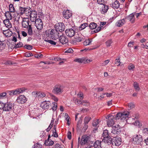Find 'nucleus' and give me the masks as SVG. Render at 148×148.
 Returning a JSON list of instances; mask_svg holds the SVG:
<instances>
[{"mask_svg":"<svg viewBox=\"0 0 148 148\" xmlns=\"http://www.w3.org/2000/svg\"><path fill=\"white\" fill-rule=\"evenodd\" d=\"M97 24L94 23H91L89 25V27L90 29H95L96 28Z\"/></svg>","mask_w":148,"mask_h":148,"instance_id":"f704fd0d","label":"nucleus"},{"mask_svg":"<svg viewBox=\"0 0 148 148\" xmlns=\"http://www.w3.org/2000/svg\"><path fill=\"white\" fill-rule=\"evenodd\" d=\"M121 127L119 125H116L113 127V130L114 131V133L118 134L120 131Z\"/></svg>","mask_w":148,"mask_h":148,"instance_id":"c756f323","label":"nucleus"},{"mask_svg":"<svg viewBox=\"0 0 148 148\" xmlns=\"http://www.w3.org/2000/svg\"><path fill=\"white\" fill-rule=\"evenodd\" d=\"M42 145L38 143L34 144L33 148H42Z\"/></svg>","mask_w":148,"mask_h":148,"instance_id":"3c124183","label":"nucleus"},{"mask_svg":"<svg viewBox=\"0 0 148 148\" xmlns=\"http://www.w3.org/2000/svg\"><path fill=\"white\" fill-rule=\"evenodd\" d=\"M26 89L25 88H22L14 90H13L14 95H15L20 93H22L25 91Z\"/></svg>","mask_w":148,"mask_h":148,"instance_id":"6ab92c4d","label":"nucleus"},{"mask_svg":"<svg viewBox=\"0 0 148 148\" xmlns=\"http://www.w3.org/2000/svg\"><path fill=\"white\" fill-rule=\"evenodd\" d=\"M73 52V49L71 48H69L68 49L66 50L65 51V52L66 53H72Z\"/></svg>","mask_w":148,"mask_h":148,"instance_id":"052dcab7","label":"nucleus"},{"mask_svg":"<svg viewBox=\"0 0 148 148\" xmlns=\"http://www.w3.org/2000/svg\"><path fill=\"white\" fill-rule=\"evenodd\" d=\"M23 46V44L22 42H19L16 45V48H20L21 47H22Z\"/></svg>","mask_w":148,"mask_h":148,"instance_id":"e2e57ef3","label":"nucleus"},{"mask_svg":"<svg viewBox=\"0 0 148 148\" xmlns=\"http://www.w3.org/2000/svg\"><path fill=\"white\" fill-rule=\"evenodd\" d=\"M54 131L53 130V136L55 137H57L58 136L57 133L56 132V128L54 127Z\"/></svg>","mask_w":148,"mask_h":148,"instance_id":"bf43d9fd","label":"nucleus"},{"mask_svg":"<svg viewBox=\"0 0 148 148\" xmlns=\"http://www.w3.org/2000/svg\"><path fill=\"white\" fill-rule=\"evenodd\" d=\"M109 62L110 60H105L103 63L101 64V65L102 66H105L107 65L108 63Z\"/></svg>","mask_w":148,"mask_h":148,"instance_id":"6e6d98bb","label":"nucleus"},{"mask_svg":"<svg viewBox=\"0 0 148 148\" xmlns=\"http://www.w3.org/2000/svg\"><path fill=\"white\" fill-rule=\"evenodd\" d=\"M7 93L5 92H3L0 94V99H2L3 97L5 96Z\"/></svg>","mask_w":148,"mask_h":148,"instance_id":"774afa93","label":"nucleus"},{"mask_svg":"<svg viewBox=\"0 0 148 148\" xmlns=\"http://www.w3.org/2000/svg\"><path fill=\"white\" fill-rule=\"evenodd\" d=\"M32 110H31L30 109H29V115L31 117H33V116L35 114V110H32V108H31Z\"/></svg>","mask_w":148,"mask_h":148,"instance_id":"49530a36","label":"nucleus"},{"mask_svg":"<svg viewBox=\"0 0 148 148\" xmlns=\"http://www.w3.org/2000/svg\"><path fill=\"white\" fill-rule=\"evenodd\" d=\"M91 119L90 117L86 116L84 119V122L85 124H87L90 121Z\"/></svg>","mask_w":148,"mask_h":148,"instance_id":"de8ad7c7","label":"nucleus"},{"mask_svg":"<svg viewBox=\"0 0 148 148\" xmlns=\"http://www.w3.org/2000/svg\"><path fill=\"white\" fill-rule=\"evenodd\" d=\"M80 137H79L78 138V143L82 145H88L90 143V137L86 135L83 136L80 140Z\"/></svg>","mask_w":148,"mask_h":148,"instance_id":"f257e3e1","label":"nucleus"},{"mask_svg":"<svg viewBox=\"0 0 148 148\" xmlns=\"http://www.w3.org/2000/svg\"><path fill=\"white\" fill-rule=\"evenodd\" d=\"M53 106L51 108L52 110L54 111L56 110L57 108V104L56 102H54L52 103Z\"/></svg>","mask_w":148,"mask_h":148,"instance_id":"8fccbe9b","label":"nucleus"},{"mask_svg":"<svg viewBox=\"0 0 148 148\" xmlns=\"http://www.w3.org/2000/svg\"><path fill=\"white\" fill-rule=\"evenodd\" d=\"M32 94L33 95L38 98H41L45 97L46 96L45 93L43 92L40 91L33 92Z\"/></svg>","mask_w":148,"mask_h":148,"instance_id":"9d476101","label":"nucleus"},{"mask_svg":"<svg viewBox=\"0 0 148 148\" xmlns=\"http://www.w3.org/2000/svg\"><path fill=\"white\" fill-rule=\"evenodd\" d=\"M29 16H30V19L31 21L34 22L37 19V12L35 10L32 11Z\"/></svg>","mask_w":148,"mask_h":148,"instance_id":"ddd939ff","label":"nucleus"},{"mask_svg":"<svg viewBox=\"0 0 148 148\" xmlns=\"http://www.w3.org/2000/svg\"><path fill=\"white\" fill-rule=\"evenodd\" d=\"M25 9L24 14L26 16H28L32 12L31 10L29 7L26 8Z\"/></svg>","mask_w":148,"mask_h":148,"instance_id":"473e14b6","label":"nucleus"},{"mask_svg":"<svg viewBox=\"0 0 148 148\" xmlns=\"http://www.w3.org/2000/svg\"><path fill=\"white\" fill-rule=\"evenodd\" d=\"M132 139L134 143L136 144H140L143 140L142 136L140 135H136L134 136Z\"/></svg>","mask_w":148,"mask_h":148,"instance_id":"7ed1b4c3","label":"nucleus"},{"mask_svg":"<svg viewBox=\"0 0 148 148\" xmlns=\"http://www.w3.org/2000/svg\"><path fill=\"white\" fill-rule=\"evenodd\" d=\"M26 8H23L21 7H19V10L21 15H22L24 14Z\"/></svg>","mask_w":148,"mask_h":148,"instance_id":"a19ab883","label":"nucleus"},{"mask_svg":"<svg viewBox=\"0 0 148 148\" xmlns=\"http://www.w3.org/2000/svg\"><path fill=\"white\" fill-rule=\"evenodd\" d=\"M78 97L80 98V99H82L84 98L83 94L82 92H80L77 94Z\"/></svg>","mask_w":148,"mask_h":148,"instance_id":"4d7b16f0","label":"nucleus"},{"mask_svg":"<svg viewBox=\"0 0 148 148\" xmlns=\"http://www.w3.org/2000/svg\"><path fill=\"white\" fill-rule=\"evenodd\" d=\"M112 5L113 8L117 9L119 8L120 4L118 1L116 0L112 4Z\"/></svg>","mask_w":148,"mask_h":148,"instance_id":"7c9ffc66","label":"nucleus"},{"mask_svg":"<svg viewBox=\"0 0 148 148\" xmlns=\"http://www.w3.org/2000/svg\"><path fill=\"white\" fill-rule=\"evenodd\" d=\"M75 39L77 42H81L84 39V37L81 34H79L78 36H76Z\"/></svg>","mask_w":148,"mask_h":148,"instance_id":"cd10ccee","label":"nucleus"},{"mask_svg":"<svg viewBox=\"0 0 148 148\" xmlns=\"http://www.w3.org/2000/svg\"><path fill=\"white\" fill-rule=\"evenodd\" d=\"M55 29L58 32H62L64 31L65 29V26L62 23H60L57 24L55 26Z\"/></svg>","mask_w":148,"mask_h":148,"instance_id":"1a4fd4ad","label":"nucleus"},{"mask_svg":"<svg viewBox=\"0 0 148 148\" xmlns=\"http://www.w3.org/2000/svg\"><path fill=\"white\" fill-rule=\"evenodd\" d=\"M35 56L36 58H40L42 57L43 55L42 54L40 53H39L38 54L36 55Z\"/></svg>","mask_w":148,"mask_h":148,"instance_id":"0e129e2a","label":"nucleus"},{"mask_svg":"<svg viewBox=\"0 0 148 148\" xmlns=\"http://www.w3.org/2000/svg\"><path fill=\"white\" fill-rule=\"evenodd\" d=\"M129 113V112L128 111L124 112H121V120L123 121L126 120L127 118H128Z\"/></svg>","mask_w":148,"mask_h":148,"instance_id":"5701e85b","label":"nucleus"},{"mask_svg":"<svg viewBox=\"0 0 148 148\" xmlns=\"http://www.w3.org/2000/svg\"><path fill=\"white\" fill-rule=\"evenodd\" d=\"M125 20V18H123L121 20L118 21L116 23V25L119 27L122 26L125 23L126 21Z\"/></svg>","mask_w":148,"mask_h":148,"instance_id":"bb28decb","label":"nucleus"},{"mask_svg":"<svg viewBox=\"0 0 148 148\" xmlns=\"http://www.w3.org/2000/svg\"><path fill=\"white\" fill-rule=\"evenodd\" d=\"M59 33L56 30L52 29L50 32V38L53 40H56L59 37Z\"/></svg>","mask_w":148,"mask_h":148,"instance_id":"39448f33","label":"nucleus"},{"mask_svg":"<svg viewBox=\"0 0 148 148\" xmlns=\"http://www.w3.org/2000/svg\"><path fill=\"white\" fill-rule=\"evenodd\" d=\"M135 13H132L129 15L128 16L125 18V20H129L131 23H133L134 22L135 20L134 17Z\"/></svg>","mask_w":148,"mask_h":148,"instance_id":"f3484780","label":"nucleus"},{"mask_svg":"<svg viewBox=\"0 0 148 148\" xmlns=\"http://www.w3.org/2000/svg\"><path fill=\"white\" fill-rule=\"evenodd\" d=\"M34 22H35V25L38 30H40L42 28L43 22L40 18L37 19Z\"/></svg>","mask_w":148,"mask_h":148,"instance_id":"0eeeda50","label":"nucleus"},{"mask_svg":"<svg viewBox=\"0 0 148 148\" xmlns=\"http://www.w3.org/2000/svg\"><path fill=\"white\" fill-rule=\"evenodd\" d=\"M27 33L28 35L32 36L33 34V31L31 26H29L27 28Z\"/></svg>","mask_w":148,"mask_h":148,"instance_id":"e433bc0d","label":"nucleus"},{"mask_svg":"<svg viewBox=\"0 0 148 148\" xmlns=\"http://www.w3.org/2000/svg\"><path fill=\"white\" fill-rule=\"evenodd\" d=\"M3 111H9L13 110L14 109V106L10 102H7L4 103Z\"/></svg>","mask_w":148,"mask_h":148,"instance_id":"20e7f679","label":"nucleus"},{"mask_svg":"<svg viewBox=\"0 0 148 148\" xmlns=\"http://www.w3.org/2000/svg\"><path fill=\"white\" fill-rule=\"evenodd\" d=\"M24 47L25 48L28 50H31L32 49V47L29 45H25Z\"/></svg>","mask_w":148,"mask_h":148,"instance_id":"13d9d810","label":"nucleus"},{"mask_svg":"<svg viewBox=\"0 0 148 148\" xmlns=\"http://www.w3.org/2000/svg\"><path fill=\"white\" fill-rule=\"evenodd\" d=\"M74 61L80 63L86 64L92 61L91 59H88L87 58L83 57L81 58H77L75 59Z\"/></svg>","mask_w":148,"mask_h":148,"instance_id":"423d86ee","label":"nucleus"},{"mask_svg":"<svg viewBox=\"0 0 148 148\" xmlns=\"http://www.w3.org/2000/svg\"><path fill=\"white\" fill-rule=\"evenodd\" d=\"M27 99L23 95H20L16 99V101L19 104L24 103L27 101Z\"/></svg>","mask_w":148,"mask_h":148,"instance_id":"f8f14e48","label":"nucleus"},{"mask_svg":"<svg viewBox=\"0 0 148 148\" xmlns=\"http://www.w3.org/2000/svg\"><path fill=\"white\" fill-rule=\"evenodd\" d=\"M10 20L5 19L3 21V23L6 27L8 29L12 27V23L10 21Z\"/></svg>","mask_w":148,"mask_h":148,"instance_id":"a878e982","label":"nucleus"},{"mask_svg":"<svg viewBox=\"0 0 148 148\" xmlns=\"http://www.w3.org/2000/svg\"><path fill=\"white\" fill-rule=\"evenodd\" d=\"M121 112H119L116 115L115 117V119L116 120L120 119L121 120Z\"/></svg>","mask_w":148,"mask_h":148,"instance_id":"79ce46f5","label":"nucleus"},{"mask_svg":"<svg viewBox=\"0 0 148 148\" xmlns=\"http://www.w3.org/2000/svg\"><path fill=\"white\" fill-rule=\"evenodd\" d=\"M94 90L97 92H100L102 91L103 90V88H102L98 87L95 88Z\"/></svg>","mask_w":148,"mask_h":148,"instance_id":"864d4df0","label":"nucleus"},{"mask_svg":"<svg viewBox=\"0 0 148 148\" xmlns=\"http://www.w3.org/2000/svg\"><path fill=\"white\" fill-rule=\"evenodd\" d=\"M108 119L107 121V124L108 127H111L113 126L114 124V116L112 115L107 116Z\"/></svg>","mask_w":148,"mask_h":148,"instance_id":"9b49d317","label":"nucleus"},{"mask_svg":"<svg viewBox=\"0 0 148 148\" xmlns=\"http://www.w3.org/2000/svg\"><path fill=\"white\" fill-rule=\"evenodd\" d=\"M105 2V0H97V2L100 5L104 4Z\"/></svg>","mask_w":148,"mask_h":148,"instance_id":"69168bd1","label":"nucleus"},{"mask_svg":"<svg viewBox=\"0 0 148 148\" xmlns=\"http://www.w3.org/2000/svg\"><path fill=\"white\" fill-rule=\"evenodd\" d=\"M134 124L135 125L139 127H140L142 126L141 123L138 121H136Z\"/></svg>","mask_w":148,"mask_h":148,"instance_id":"603ef678","label":"nucleus"},{"mask_svg":"<svg viewBox=\"0 0 148 148\" xmlns=\"http://www.w3.org/2000/svg\"><path fill=\"white\" fill-rule=\"evenodd\" d=\"M109 9V7L108 5H105L104 4L101 5L100 8V11L101 13L104 14L106 13Z\"/></svg>","mask_w":148,"mask_h":148,"instance_id":"4be33fe9","label":"nucleus"},{"mask_svg":"<svg viewBox=\"0 0 148 148\" xmlns=\"http://www.w3.org/2000/svg\"><path fill=\"white\" fill-rule=\"evenodd\" d=\"M63 16L67 19L70 18L72 15V12L71 11L67 10H64L63 12Z\"/></svg>","mask_w":148,"mask_h":148,"instance_id":"4468645a","label":"nucleus"},{"mask_svg":"<svg viewBox=\"0 0 148 148\" xmlns=\"http://www.w3.org/2000/svg\"><path fill=\"white\" fill-rule=\"evenodd\" d=\"M51 103L49 101H44L42 102L40 105L41 107L44 109L48 108L50 105Z\"/></svg>","mask_w":148,"mask_h":148,"instance_id":"dca6fc26","label":"nucleus"},{"mask_svg":"<svg viewBox=\"0 0 148 148\" xmlns=\"http://www.w3.org/2000/svg\"><path fill=\"white\" fill-rule=\"evenodd\" d=\"M121 143V140L119 137H114L112 138V144L116 146H119Z\"/></svg>","mask_w":148,"mask_h":148,"instance_id":"6e6552de","label":"nucleus"},{"mask_svg":"<svg viewBox=\"0 0 148 148\" xmlns=\"http://www.w3.org/2000/svg\"><path fill=\"white\" fill-rule=\"evenodd\" d=\"M103 138H102L103 139L102 141L104 143H106L108 145L110 144L111 143H112V139L110 136H108Z\"/></svg>","mask_w":148,"mask_h":148,"instance_id":"aec40b11","label":"nucleus"},{"mask_svg":"<svg viewBox=\"0 0 148 148\" xmlns=\"http://www.w3.org/2000/svg\"><path fill=\"white\" fill-rule=\"evenodd\" d=\"M66 60L64 59H62L60 58L59 57H56L54 58L53 59H52V60H54L56 61H59L60 60Z\"/></svg>","mask_w":148,"mask_h":148,"instance_id":"338daca9","label":"nucleus"},{"mask_svg":"<svg viewBox=\"0 0 148 148\" xmlns=\"http://www.w3.org/2000/svg\"><path fill=\"white\" fill-rule=\"evenodd\" d=\"M109 135L108 130H105L103 131L102 138L110 136Z\"/></svg>","mask_w":148,"mask_h":148,"instance_id":"ea45409f","label":"nucleus"},{"mask_svg":"<svg viewBox=\"0 0 148 148\" xmlns=\"http://www.w3.org/2000/svg\"><path fill=\"white\" fill-rule=\"evenodd\" d=\"M92 42V40L90 39H88L86 40L83 42V44L84 45H87L90 44Z\"/></svg>","mask_w":148,"mask_h":148,"instance_id":"4c0bfd02","label":"nucleus"},{"mask_svg":"<svg viewBox=\"0 0 148 148\" xmlns=\"http://www.w3.org/2000/svg\"><path fill=\"white\" fill-rule=\"evenodd\" d=\"M3 33L5 36L7 37H10L12 34V32L9 29L3 31Z\"/></svg>","mask_w":148,"mask_h":148,"instance_id":"c85d7f7f","label":"nucleus"},{"mask_svg":"<svg viewBox=\"0 0 148 148\" xmlns=\"http://www.w3.org/2000/svg\"><path fill=\"white\" fill-rule=\"evenodd\" d=\"M9 7L10 10L9 12L14 13L15 11V9L13 5L12 4H10L9 5Z\"/></svg>","mask_w":148,"mask_h":148,"instance_id":"c9c22d12","label":"nucleus"},{"mask_svg":"<svg viewBox=\"0 0 148 148\" xmlns=\"http://www.w3.org/2000/svg\"><path fill=\"white\" fill-rule=\"evenodd\" d=\"M98 120H95L92 123L93 126L95 127H97V125L98 124Z\"/></svg>","mask_w":148,"mask_h":148,"instance_id":"680f3d73","label":"nucleus"},{"mask_svg":"<svg viewBox=\"0 0 148 148\" xmlns=\"http://www.w3.org/2000/svg\"><path fill=\"white\" fill-rule=\"evenodd\" d=\"M5 16L6 18V19L11 20L12 18L14 16L13 13L7 11L5 13Z\"/></svg>","mask_w":148,"mask_h":148,"instance_id":"393cba45","label":"nucleus"},{"mask_svg":"<svg viewBox=\"0 0 148 148\" xmlns=\"http://www.w3.org/2000/svg\"><path fill=\"white\" fill-rule=\"evenodd\" d=\"M59 40L60 42L63 44H65L68 42L66 37L63 35L60 36V37Z\"/></svg>","mask_w":148,"mask_h":148,"instance_id":"412c9836","label":"nucleus"},{"mask_svg":"<svg viewBox=\"0 0 148 148\" xmlns=\"http://www.w3.org/2000/svg\"><path fill=\"white\" fill-rule=\"evenodd\" d=\"M128 107L130 109L134 108L135 107L134 104L132 103H129L128 105Z\"/></svg>","mask_w":148,"mask_h":148,"instance_id":"5fc2aeb1","label":"nucleus"},{"mask_svg":"<svg viewBox=\"0 0 148 148\" xmlns=\"http://www.w3.org/2000/svg\"><path fill=\"white\" fill-rule=\"evenodd\" d=\"M88 26V24L87 23H83L79 27V29L80 30H82L84 29Z\"/></svg>","mask_w":148,"mask_h":148,"instance_id":"c03bdc74","label":"nucleus"},{"mask_svg":"<svg viewBox=\"0 0 148 148\" xmlns=\"http://www.w3.org/2000/svg\"><path fill=\"white\" fill-rule=\"evenodd\" d=\"M133 86L136 91H138L140 90V87L138 83L134 82L133 84Z\"/></svg>","mask_w":148,"mask_h":148,"instance_id":"72a5a7b5","label":"nucleus"},{"mask_svg":"<svg viewBox=\"0 0 148 148\" xmlns=\"http://www.w3.org/2000/svg\"><path fill=\"white\" fill-rule=\"evenodd\" d=\"M103 142L99 140H97L94 143V146L95 148H103L101 146Z\"/></svg>","mask_w":148,"mask_h":148,"instance_id":"b1692460","label":"nucleus"},{"mask_svg":"<svg viewBox=\"0 0 148 148\" xmlns=\"http://www.w3.org/2000/svg\"><path fill=\"white\" fill-rule=\"evenodd\" d=\"M54 144V142L49 139H47V140L45 141V144L46 145L50 146Z\"/></svg>","mask_w":148,"mask_h":148,"instance_id":"2f4dec72","label":"nucleus"},{"mask_svg":"<svg viewBox=\"0 0 148 148\" xmlns=\"http://www.w3.org/2000/svg\"><path fill=\"white\" fill-rule=\"evenodd\" d=\"M63 92V88L61 85H56L53 87L52 92L56 95H60Z\"/></svg>","mask_w":148,"mask_h":148,"instance_id":"f03ea898","label":"nucleus"},{"mask_svg":"<svg viewBox=\"0 0 148 148\" xmlns=\"http://www.w3.org/2000/svg\"><path fill=\"white\" fill-rule=\"evenodd\" d=\"M45 41L53 45H55L56 43L54 42V41L51 40H50L48 39H45Z\"/></svg>","mask_w":148,"mask_h":148,"instance_id":"37998d69","label":"nucleus"},{"mask_svg":"<svg viewBox=\"0 0 148 148\" xmlns=\"http://www.w3.org/2000/svg\"><path fill=\"white\" fill-rule=\"evenodd\" d=\"M142 133L144 135H147L148 134V127L144 128L143 130Z\"/></svg>","mask_w":148,"mask_h":148,"instance_id":"a18cd8bd","label":"nucleus"},{"mask_svg":"<svg viewBox=\"0 0 148 148\" xmlns=\"http://www.w3.org/2000/svg\"><path fill=\"white\" fill-rule=\"evenodd\" d=\"M128 68L129 70L133 71L135 68V66L133 64L130 63L128 66Z\"/></svg>","mask_w":148,"mask_h":148,"instance_id":"09e8293b","label":"nucleus"},{"mask_svg":"<svg viewBox=\"0 0 148 148\" xmlns=\"http://www.w3.org/2000/svg\"><path fill=\"white\" fill-rule=\"evenodd\" d=\"M29 20L28 18H24L23 19L22 22V26L24 28H28L31 25L29 24Z\"/></svg>","mask_w":148,"mask_h":148,"instance_id":"a211bd4d","label":"nucleus"},{"mask_svg":"<svg viewBox=\"0 0 148 148\" xmlns=\"http://www.w3.org/2000/svg\"><path fill=\"white\" fill-rule=\"evenodd\" d=\"M65 32L66 35L69 37L73 36L75 34V31L72 29H66Z\"/></svg>","mask_w":148,"mask_h":148,"instance_id":"2eb2a0df","label":"nucleus"},{"mask_svg":"<svg viewBox=\"0 0 148 148\" xmlns=\"http://www.w3.org/2000/svg\"><path fill=\"white\" fill-rule=\"evenodd\" d=\"M113 42L111 39L108 40L106 42V44L107 47H109L111 45Z\"/></svg>","mask_w":148,"mask_h":148,"instance_id":"58836bf2","label":"nucleus"}]
</instances>
